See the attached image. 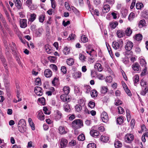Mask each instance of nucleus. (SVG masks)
Here are the masks:
<instances>
[{"label": "nucleus", "instance_id": "9b49d317", "mask_svg": "<svg viewBox=\"0 0 148 148\" xmlns=\"http://www.w3.org/2000/svg\"><path fill=\"white\" fill-rule=\"evenodd\" d=\"M37 117L38 119L41 121L45 119V115L41 110H40L37 112Z\"/></svg>", "mask_w": 148, "mask_h": 148}, {"label": "nucleus", "instance_id": "bf43d9fd", "mask_svg": "<svg viewBox=\"0 0 148 148\" xmlns=\"http://www.w3.org/2000/svg\"><path fill=\"white\" fill-rule=\"evenodd\" d=\"M6 74L4 75L3 77V79L6 82V81L7 80L9 79V74L7 73V70L6 71Z\"/></svg>", "mask_w": 148, "mask_h": 148}, {"label": "nucleus", "instance_id": "c03bdc74", "mask_svg": "<svg viewBox=\"0 0 148 148\" xmlns=\"http://www.w3.org/2000/svg\"><path fill=\"white\" fill-rule=\"evenodd\" d=\"M38 101L42 105H45V99L44 97H42L39 98L38 99Z\"/></svg>", "mask_w": 148, "mask_h": 148}, {"label": "nucleus", "instance_id": "f257e3e1", "mask_svg": "<svg viewBox=\"0 0 148 148\" xmlns=\"http://www.w3.org/2000/svg\"><path fill=\"white\" fill-rule=\"evenodd\" d=\"M140 85L141 90L140 92L141 95L145 96L146 93L148 92V84L147 82L142 79L140 81Z\"/></svg>", "mask_w": 148, "mask_h": 148}, {"label": "nucleus", "instance_id": "39448f33", "mask_svg": "<svg viewBox=\"0 0 148 148\" xmlns=\"http://www.w3.org/2000/svg\"><path fill=\"white\" fill-rule=\"evenodd\" d=\"M125 139L126 142L130 143L134 140V136L132 134H127L125 136Z\"/></svg>", "mask_w": 148, "mask_h": 148}, {"label": "nucleus", "instance_id": "58836bf2", "mask_svg": "<svg viewBox=\"0 0 148 148\" xmlns=\"http://www.w3.org/2000/svg\"><path fill=\"white\" fill-rule=\"evenodd\" d=\"M56 116L55 118L59 120L61 118L62 115V114L61 112L58 110L56 111Z\"/></svg>", "mask_w": 148, "mask_h": 148}, {"label": "nucleus", "instance_id": "b1692460", "mask_svg": "<svg viewBox=\"0 0 148 148\" xmlns=\"http://www.w3.org/2000/svg\"><path fill=\"white\" fill-rule=\"evenodd\" d=\"M66 63L69 65H72L74 63V60L72 58H69L66 60Z\"/></svg>", "mask_w": 148, "mask_h": 148}, {"label": "nucleus", "instance_id": "6e6d98bb", "mask_svg": "<svg viewBox=\"0 0 148 148\" xmlns=\"http://www.w3.org/2000/svg\"><path fill=\"white\" fill-rule=\"evenodd\" d=\"M79 59L82 62L85 61L86 59V57L82 54H79Z\"/></svg>", "mask_w": 148, "mask_h": 148}, {"label": "nucleus", "instance_id": "2eb2a0df", "mask_svg": "<svg viewBox=\"0 0 148 148\" xmlns=\"http://www.w3.org/2000/svg\"><path fill=\"white\" fill-rule=\"evenodd\" d=\"M114 146L115 148H119L122 146V143L118 140H116L114 143Z\"/></svg>", "mask_w": 148, "mask_h": 148}, {"label": "nucleus", "instance_id": "bb28decb", "mask_svg": "<svg viewBox=\"0 0 148 148\" xmlns=\"http://www.w3.org/2000/svg\"><path fill=\"white\" fill-rule=\"evenodd\" d=\"M108 88L106 86H103L101 88V93L103 94H106L108 90Z\"/></svg>", "mask_w": 148, "mask_h": 148}, {"label": "nucleus", "instance_id": "864d4df0", "mask_svg": "<svg viewBox=\"0 0 148 148\" xmlns=\"http://www.w3.org/2000/svg\"><path fill=\"white\" fill-rule=\"evenodd\" d=\"M35 83L36 85L40 86L41 84L40 79L39 78H37L35 80Z\"/></svg>", "mask_w": 148, "mask_h": 148}, {"label": "nucleus", "instance_id": "49530a36", "mask_svg": "<svg viewBox=\"0 0 148 148\" xmlns=\"http://www.w3.org/2000/svg\"><path fill=\"white\" fill-rule=\"evenodd\" d=\"M111 75L112 76L110 75L106 77V82L109 83H110L112 82V77L114 76V75Z\"/></svg>", "mask_w": 148, "mask_h": 148}, {"label": "nucleus", "instance_id": "4be33fe9", "mask_svg": "<svg viewBox=\"0 0 148 148\" xmlns=\"http://www.w3.org/2000/svg\"><path fill=\"white\" fill-rule=\"evenodd\" d=\"M118 24V23L115 21L114 22H111L109 23L110 27L113 29H114Z\"/></svg>", "mask_w": 148, "mask_h": 148}, {"label": "nucleus", "instance_id": "f03ea898", "mask_svg": "<svg viewBox=\"0 0 148 148\" xmlns=\"http://www.w3.org/2000/svg\"><path fill=\"white\" fill-rule=\"evenodd\" d=\"M71 125L75 130L78 129L83 126V122L80 119H75L72 122Z\"/></svg>", "mask_w": 148, "mask_h": 148}, {"label": "nucleus", "instance_id": "774afa93", "mask_svg": "<svg viewBox=\"0 0 148 148\" xmlns=\"http://www.w3.org/2000/svg\"><path fill=\"white\" fill-rule=\"evenodd\" d=\"M69 145L73 146L76 145V142L74 140H72L69 143Z\"/></svg>", "mask_w": 148, "mask_h": 148}, {"label": "nucleus", "instance_id": "7c9ffc66", "mask_svg": "<svg viewBox=\"0 0 148 148\" xmlns=\"http://www.w3.org/2000/svg\"><path fill=\"white\" fill-rule=\"evenodd\" d=\"M72 10L74 13L77 15H80V12L75 7L73 6H71Z\"/></svg>", "mask_w": 148, "mask_h": 148}, {"label": "nucleus", "instance_id": "aec40b11", "mask_svg": "<svg viewBox=\"0 0 148 148\" xmlns=\"http://www.w3.org/2000/svg\"><path fill=\"white\" fill-rule=\"evenodd\" d=\"M64 108L65 111L67 112H69L71 110L69 105L67 103H65L64 105Z\"/></svg>", "mask_w": 148, "mask_h": 148}, {"label": "nucleus", "instance_id": "4c0bfd02", "mask_svg": "<svg viewBox=\"0 0 148 148\" xmlns=\"http://www.w3.org/2000/svg\"><path fill=\"white\" fill-rule=\"evenodd\" d=\"M63 90L64 94L68 95L70 92V88L68 86H64L63 88Z\"/></svg>", "mask_w": 148, "mask_h": 148}, {"label": "nucleus", "instance_id": "cd10ccee", "mask_svg": "<svg viewBox=\"0 0 148 148\" xmlns=\"http://www.w3.org/2000/svg\"><path fill=\"white\" fill-rule=\"evenodd\" d=\"M70 49L67 47H65L63 50V52L65 55H67L70 53Z\"/></svg>", "mask_w": 148, "mask_h": 148}, {"label": "nucleus", "instance_id": "09e8293b", "mask_svg": "<svg viewBox=\"0 0 148 148\" xmlns=\"http://www.w3.org/2000/svg\"><path fill=\"white\" fill-rule=\"evenodd\" d=\"M136 6L137 9H140L143 7V5L142 3H136Z\"/></svg>", "mask_w": 148, "mask_h": 148}, {"label": "nucleus", "instance_id": "dca6fc26", "mask_svg": "<svg viewBox=\"0 0 148 148\" xmlns=\"http://www.w3.org/2000/svg\"><path fill=\"white\" fill-rule=\"evenodd\" d=\"M95 68L98 71L101 72L103 70V68L101 65L99 63H97L95 65Z\"/></svg>", "mask_w": 148, "mask_h": 148}, {"label": "nucleus", "instance_id": "412c9836", "mask_svg": "<svg viewBox=\"0 0 148 148\" xmlns=\"http://www.w3.org/2000/svg\"><path fill=\"white\" fill-rule=\"evenodd\" d=\"M132 68L135 71H138L139 70L140 66L137 63H135L132 65Z\"/></svg>", "mask_w": 148, "mask_h": 148}, {"label": "nucleus", "instance_id": "1a4fd4ad", "mask_svg": "<svg viewBox=\"0 0 148 148\" xmlns=\"http://www.w3.org/2000/svg\"><path fill=\"white\" fill-rule=\"evenodd\" d=\"M60 97L61 99L63 102H68L70 101V98L67 94L62 95Z\"/></svg>", "mask_w": 148, "mask_h": 148}, {"label": "nucleus", "instance_id": "13d9d810", "mask_svg": "<svg viewBox=\"0 0 148 148\" xmlns=\"http://www.w3.org/2000/svg\"><path fill=\"white\" fill-rule=\"evenodd\" d=\"M43 110L44 111V113L45 114L48 115L50 114L49 111L48 110L47 107H44Z\"/></svg>", "mask_w": 148, "mask_h": 148}, {"label": "nucleus", "instance_id": "a19ab883", "mask_svg": "<svg viewBox=\"0 0 148 148\" xmlns=\"http://www.w3.org/2000/svg\"><path fill=\"white\" fill-rule=\"evenodd\" d=\"M45 49L46 51L48 54H51L52 52V50L48 47V45L45 46Z\"/></svg>", "mask_w": 148, "mask_h": 148}, {"label": "nucleus", "instance_id": "4d7b16f0", "mask_svg": "<svg viewBox=\"0 0 148 148\" xmlns=\"http://www.w3.org/2000/svg\"><path fill=\"white\" fill-rule=\"evenodd\" d=\"M106 45L107 47V49L108 50V51L110 56L112 55V50L109 46L108 44L107 45L106 43Z\"/></svg>", "mask_w": 148, "mask_h": 148}, {"label": "nucleus", "instance_id": "0eeeda50", "mask_svg": "<svg viewBox=\"0 0 148 148\" xmlns=\"http://www.w3.org/2000/svg\"><path fill=\"white\" fill-rule=\"evenodd\" d=\"M42 88L39 86H36L34 88V92L37 95L41 96L42 95Z\"/></svg>", "mask_w": 148, "mask_h": 148}, {"label": "nucleus", "instance_id": "a18cd8bd", "mask_svg": "<svg viewBox=\"0 0 148 148\" xmlns=\"http://www.w3.org/2000/svg\"><path fill=\"white\" fill-rule=\"evenodd\" d=\"M76 111L78 112H80L82 110V108L81 105H76L75 107Z\"/></svg>", "mask_w": 148, "mask_h": 148}, {"label": "nucleus", "instance_id": "f704fd0d", "mask_svg": "<svg viewBox=\"0 0 148 148\" xmlns=\"http://www.w3.org/2000/svg\"><path fill=\"white\" fill-rule=\"evenodd\" d=\"M36 15L34 13L32 14H30V17L29 18V21L32 22L34 21L36 18Z\"/></svg>", "mask_w": 148, "mask_h": 148}, {"label": "nucleus", "instance_id": "ddd939ff", "mask_svg": "<svg viewBox=\"0 0 148 148\" xmlns=\"http://www.w3.org/2000/svg\"><path fill=\"white\" fill-rule=\"evenodd\" d=\"M90 133L92 136L95 137L99 136V133L98 131L94 130H92L90 131Z\"/></svg>", "mask_w": 148, "mask_h": 148}, {"label": "nucleus", "instance_id": "c756f323", "mask_svg": "<svg viewBox=\"0 0 148 148\" xmlns=\"http://www.w3.org/2000/svg\"><path fill=\"white\" fill-rule=\"evenodd\" d=\"M139 80V76L137 75H135L133 77V81L135 85L136 84H137Z\"/></svg>", "mask_w": 148, "mask_h": 148}, {"label": "nucleus", "instance_id": "473e14b6", "mask_svg": "<svg viewBox=\"0 0 148 148\" xmlns=\"http://www.w3.org/2000/svg\"><path fill=\"white\" fill-rule=\"evenodd\" d=\"M84 90L86 93H88L90 91L91 87L89 85H86L84 86Z\"/></svg>", "mask_w": 148, "mask_h": 148}, {"label": "nucleus", "instance_id": "72a5a7b5", "mask_svg": "<svg viewBox=\"0 0 148 148\" xmlns=\"http://www.w3.org/2000/svg\"><path fill=\"white\" fill-rule=\"evenodd\" d=\"M45 17V14H42L39 16V21L41 23H42L44 21Z\"/></svg>", "mask_w": 148, "mask_h": 148}, {"label": "nucleus", "instance_id": "a211bd4d", "mask_svg": "<svg viewBox=\"0 0 148 148\" xmlns=\"http://www.w3.org/2000/svg\"><path fill=\"white\" fill-rule=\"evenodd\" d=\"M110 10V6L108 4H106L104 5L102 9L103 13H106L108 12Z\"/></svg>", "mask_w": 148, "mask_h": 148}, {"label": "nucleus", "instance_id": "0e129e2a", "mask_svg": "<svg viewBox=\"0 0 148 148\" xmlns=\"http://www.w3.org/2000/svg\"><path fill=\"white\" fill-rule=\"evenodd\" d=\"M78 102L79 105H81V106H83L85 104V101L83 99H79Z\"/></svg>", "mask_w": 148, "mask_h": 148}, {"label": "nucleus", "instance_id": "393cba45", "mask_svg": "<svg viewBox=\"0 0 148 148\" xmlns=\"http://www.w3.org/2000/svg\"><path fill=\"white\" fill-rule=\"evenodd\" d=\"M132 30L130 28L127 27L125 31V33L127 36H130L132 34Z\"/></svg>", "mask_w": 148, "mask_h": 148}, {"label": "nucleus", "instance_id": "338daca9", "mask_svg": "<svg viewBox=\"0 0 148 148\" xmlns=\"http://www.w3.org/2000/svg\"><path fill=\"white\" fill-rule=\"evenodd\" d=\"M81 41L82 42L86 43L88 41V38H81Z\"/></svg>", "mask_w": 148, "mask_h": 148}, {"label": "nucleus", "instance_id": "f8f14e48", "mask_svg": "<svg viewBox=\"0 0 148 148\" xmlns=\"http://www.w3.org/2000/svg\"><path fill=\"white\" fill-rule=\"evenodd\" d=\"M68 140L65 138H62L60 141V146L61 148L65 147L68 143Z\"/></svg>", "mask_w": 148, "mask_h": 148}, {"label": "nucleus", "instance_id": "20e7f679", "mask_svg": "<svg viewBox=\"0 0 148 148\" xmlns=\"http://www.w3.org/2000/svg\"><path fill=\"white\" fill-rule=\"evenodd\" d=\"M13 2L17 9H23V3L20 0H13Z\"/></svg>", "mask_w": 148, "mask_h": 148}, {"label": "nucleus", "instance_id": "603ef678", "mask_svg": "<svg viewBox=\"0 0 148 148\" xmlns=\"http://www.w3.org/2000/svg\"><path fill=\"white\" fill-rule=\"evenodd\" d=\"M85 139V136L84 134H82L78 137V139L79 141H83Z\"/></svg>", "mask_w": 148, "mask_h": 148}, {"label": "nucleus", "instance_id": "3c124183", "mask_svg": "<svg viewBox=\"0 0 148 148\" xmlns=\"http://www.w3.org/2000/svg\"><path fill=\"white\" fill-rule=\"evenodd\" d=\"M123 117H119L117 119V122L118 123L121 124L122 123L123 121Z\"/></svg>", "mask_w": 148, "mask_h": 148}, {"label": "nucleus", "instance_id": "a878e982", "mask_svg": "<svg viewBox=\"0 0 148 148\" xmlns=\"http://www.w3.org/2000/svg\"><path fill=\"white\" fill-rule=\"evenodd\" d=\"M145 24V21L144 19L140 20L138 23V26L140 27L141 28L143 27Z\"/></svg>", "mask_w": 148, "mask_h": 148}, {"label": "nucleus", "instance_id": "6ab92c4d", "mask_svg": "<svg viewBox=\"0 0 148 148\" xmlns=\"http://www.w3.org/2000/svg\"><path fill=\"white\" fill-rule=\"evenodd\" d=\"M59 133L60 134H65L67 133V131L63 126H60L59 128Z\"/></svg>", "mask_w": 148, "mask_h": 148}, {"label": "nucleus", "instance_id": "8fccbe9b", "mask_svg": "<svg viewBox=\"0 0 148 148\" xmlns=\"http://www.w3.org/2000/svg\"><path fill=\"white\" fill-rule=\"evenodd\" d=\"M96 147L95 144L93 143H89L87 146V148H96Z\"/></svg>", "mask_w": 148, "mask_h": 148}, {"label": "nucleus", "instance_id": "4468645a", "mask_svg": "<svg viewBox=\"0 0 148 148\" xmlns=\"http://www.w3.org/2000/svg\"><path fill=\"white\" fill-rule=\"evenodd\" d=\"M116 34L118 37H123L125 36L124 31L122 29L118 30Z\"/></svg>", "mask_w": 148, "mask_h": 148}, {"label": "nucleus", "instance_id": "ea45409f", "mask_svg": "<svg viewBox=\"0 0 148 148\" xmlns=\"http://www.w3.org/2000/svg\"><path fill=\"white\" fill-rule=\"evenodd\" d=\"M140 64L142 66L144 67L145 68L146 67V63L144 59L142 58L140 59Z\"/></svg>", "mask_w": 148, "mask_h": 148}, {"label": "nucleus", "instance_id": "2f4dec72", "mask_svg": "<svg viewBox=\"0 0 148 148\" xmlns=\"http://www.w3.org/2000/svg\"><path fill=\"white\" fill-rule=\"evenodd\" d=\"M73 75V76H75L74 78H80L82 76V73L80 72L77 71Z\"/></svg>", "mask_w": 148, "mask_h": 148}, {"label": "nucleus", "instance_id": "c85d7f7f", "mask_svg": "<svg viewBox=\"0 0 148 148\" xmlns=\"http://www.w3.org/2000/svg\"><path fill=\"white\" fill-rule=\"evenodd\" d=\"M101 140L103 142H107L109 140V138L105 136H101Z\"/></svg>", "mask_w": 148, "mask_h": 148}, {"label": "nucleus", "instance_id": "6e6552de", "mask_svg": "<svg viewBox=\"0 0 148 148\" xmlns=\"http://www.w3.org/2000/svg\"><path fill=\"white\" fill-rule=\"evenodd\" d=\"M27 20L25 19H20L19 22L20 27L21 28H24L27 26Z\"/></svg>", "mask_w": 148, "mask_h": 148}, {"label": "nucleus", "instance_id": "e433bc0d", "mask_svg": "<svg viewBox=\"0 0 148 148\" xmlns=\"http://www.w3.org/2000/svg\"><path fill=\"white\" fill-rule=\"evenodd\" d=\"M28 122L29 124V125L31 127L32 130H35V127L34 126V124L33 122H32V120L31 118L28 119Z\"/></svg>", "mask_w": 148, "mask_h": 148}, {"label": "nucleus", "instance_id": "79ce46f5", "mask_svg": "<svg viewBox=\"0 0 148 148\" xmlns=\"http://www.w3.org/2000/svg\"><path fill=\"white\" fill-rule=\"evenodd\" d=\"M91 95L92 97H96L97 96V92L95 90H92L91 92Z\"/></svg>", "mask_w": 148, "mask_h": 148}, {"label": "nucleus", "instance_id": "5701e85b", "mask_svg": "<svg viewBox=\"0 0 148 148\" xmlns=\"http://www.w3.org/2000/svg\"><path fill=\"white\" fill-rule=\"evenodd\" d=\"M0 57L1 60L3 64L5 69H6L7 68V64L5 62V60L4 58V57L2 56L1 53H0Z\"/></svg>", "mask_w": 148, "mask_h": 148}, {"label": "nucleus", "instance_id": "052dcab7", "mask_svg": "<svg viewBox=\"0 0 148 148\" xmlns=\"http://www.w3.org/2000/svg\"><path fill=\"white\" fill-rule=\"evenodd\" d=\"M127 117L128 121L129 122L130 120L131 115L129 110H126Z\"/></svg>", "mask_w": 148, "mask_h": 148}, {"label": "nucleus", "instance_id": "69168bd1", "mask_svg": "<svg viewBox=\"0 0 148 148\" xmlns=\"http://www.w3.org/2000/svg\"><path fill=\"white\" fill-rule=\"evenodd\" d=\"M61 70L64 74H66V68L64 66H62L61 67Z\"/></svg>", "mask_w": 148, "mask_h": 148}, {"label": "nucleus", "instance_id": "423d86ee", "mask_svg": "<svg viewBox=\"0 0 148 148\" xmlns=\"http://www.w3.org/2000/svg\"><path fill=\"white\" fill-rule=\"evenodd\" d=\"M101 118L102 121L104 123H106L108 120V116L105 112H103L101 114Z\"/></svg>", "mask_w": 148, "mask_h": 148}, {"label": "nucleus", "instance_id": "9d476101", "mask_svg": "<svg viewBox=\"0 0 148 148\" xmlns=\"http://www.w3.org/2000/svg\"><path fill=\"white\" fill-rule=\"evenodd\" d=\"M133 47V43L130 41L127 42L125 46V49L127 51H130Z\"/></svg>", "mask_w": 148, "mask_h": 148}, {"label": "nucleus", "instance_id": "e2e57ef3", "mask_svg": "<svg viewBox=\"0 0 148 148\" xmlns=\"http://www.w3.org/2000/svg\"><path fill=\"white\" fill-rule=\"evenodd\" d=\"M118 110L119 114H122L124 112V110L121 107H118Z\"/></svg>", "mask_w": 148, "mask_h": 148}, {"label": "nucleus", "instance_id": "de8ad7c7", "mask_svg": "<svg viewBox=\"0 0 148 148\" xmlns=\"http://www.w3.org/2000/svg\"><path fill=\"white\" fill-rule=\"evenodd\" d=\"M135 14L133 12H131L130 14L128 17L129 20L131 21L133 20V18L135 17Z\"/></svg>", "mask_w": 148, "mask_h": 148}, {"label": "nucleus", "instance_id": "c9c22d12", "mask_svg": "<svg viewBox=\"0 0 148 148\" xmlns=\"http://www.w3.org/2000/svg\"><path fill=\"white\" fill-rule=\"evenodd\" d=\"M26 127V125H23L20 127H18V130L21 132H23L25 131Z\"/></svg>", "mask_w": 148, "mask_h": 148}, {"label": "nucleus", "instance_id": "680f3d73", "mask_svg": "<svg viewBox=\"0 0 148 148\" xmlns=\"http://www.w3.org/2000/svg\"><path fill=\"white\" fill-rule=\"evenodd\" d=\"M88 105L89 106L92 108H94L95 106V103L92 101H90Z\"/></svg>", "mask_w": 148, "mask_h": 148}, {"label": "nucleus", "instance_id": "f3484780", "mask_svg": "<svg viewBox=\"0 0 148 148\" xmlns=\"http://www.w3.org/2000/svg\"><path fill=\"white\" fill-rule=\"evenodd\" d=\"M52 72L49 69H47L45 70L44 72V74L47 77H49L52 75Z\"/></svg>", "mask_w": 148, "mask_h": 148}, {"label": "nucleus", "instance_id": "7ed1b4c3", "mask_svg": "<svg viewBox=\"0 0 148 148\" xmlns=\"http://www.w3.org/2000/svg\"><path fill=\"white\" fill-rule=\"evenodd\" d=\"M123 41L122 39H120L118 42L114 41L112 42V46L115 49L121 48L123 45Z\"/></svg>", "mask_w": 148, "mask_h": 148}, {"label": "nucleus", "instance_id": "37998d69", "mask_svg": "<svg viewBox=\"0 0 148 148\" xmlns=\"http://www.w3.org/2000/svg\"><path fill=\"white\" fill-rule=\"evenodd\" d=\"M24 125H26L25 120L23 119H21L18 122V127H20V126Z\"/></svg>", "mask_w": 148, "mask_h": 148}, {"label": "nucleus", "instance_id": "5fc2aeb1", "mask_svg": "<svg viewBox=\"0 0 148 148\" xmlns=\"http://www.w3.org/2000/svg\"><path fill=\"white\" fill-rule=\"evenodd\" d=\"M32 3V0H27L25 3V4L29 7Z\"/></svg>", "mask_w": 148, "mask_h": 148}]
</instances>
